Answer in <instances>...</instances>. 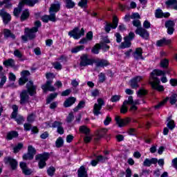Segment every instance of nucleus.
I'll return each mask as SVG.
<instances>
[{
  "mask_svg": "<svg viewBox=\"0 0 177 177\" xmlns=\"http://www.w3.org/2000/svg\"><path fill=\"white\" fill-rule=\"evenodd\" d=\"M156 75H165V72L161 70L155 69L150 74L149 77V84L151 86V88L159 92H162V91H164V86L160 85V80H158Z\"/></svg>",
  "mask_w": 177,
  "mask_h": 177,
  "instance_id": "obj_1",
  "label": "nucleus"
},
{
  "mask_svg": "<svg viewBox=\"0 0 177 177\" xmlns=\"http://www.w3.org/2000/svg\"><path fill=\"white\" fill-rule=\"evenodd\" d=\"M60 10V3L59 1H55L51 4L49 8L50 15H44L41 17V20L44 23H48V21H56V13Z\"/></svg>",
  "mask_w": 177,
  "mask_h": 177,
  "instance_id": "obj_2",
  "label": "nucleus"
},
{
  "mask_svg": "<svg viewBox=\"0 0 177 177\" xmlns=\"http://www.w3.org/2000/svg\"><path fill=\"white\" fill-rule=\"evenodd\" d=\"M26 88L28 89V91H23L20 95L21 104H26V103H27L28 102V99H29L28 93H29V95H30V96H32V95H34L35 93V89H37V88L35 87V86H34L32 82H31V81H29L26 84Z\"/></svg>",
  "mask_w": 177,
  "mask_h": 177,
  "instance_id": "obj_3",
  "label": "nucleus"
},
{
  "mask_svg": "<svg viewBox=\"0 0 177 177\" xmlns=\"http://www.w3.org/2000/svg\"><path fill=\"white\" fill-rule=\"evenodd\" d=\"M68 35L69 37L74 38V39H80L81 37L85 35V30L84 28H82L80 31L78 28H75L68 32Z\"/></svg>",
  "mask_w": 177,
  "mask_h": 177,
  "instance_id": "obj_4",
  "label": "nucleus"
},
{
  "mask_svg": "<svg viewBox=\"0 0 177 177\" xmlns=\"http://www.w3.org/2000/svg\"><path fill=\"white\" fill-rule=\"evenodd\" d=\"M97 104H95L93 106V113L94 115H100V114H102V112L100 111L102 110V106H104V100L102 98H98Z\"/></svg>",
  "mask_w": 177,
  "mask_h": 177,
  "instance_id": "obj_5",
  "label": "nucleus"
},
{
  "mask_svg": "<svg viewBox=\"0 0 177 177\" xmlns=\"http://www.w3.org/2000/svg\"><path fill=\"white\" fill-rule=\"evenodd\" d=\"M49 158V153H45L36 156V160H40L39 162V167L42 169L46 165V160Z\"/></svg>",
  "mask_w": 177,
  "mask_h": 177,
  "instance_id": "obj_6",
  "label": "nucleus"
},
{
  "mask_svg": "<svg viewBox=\"0 0 177 177\" xmlns=\"http://www.w3.org/2000/svg\"><path fill=\"white\" fill-rule=\"evenodd\" d=\"M143 80V76H136L129 81V85L133 89L139 88V82Z\"/></svg>",
  "mask_w": 177,
  "mask_h": 177,
  "instance_id": "obj_7",
  "label": "nucleus"
},
{
  "mask_svg": "<svg viewBox=\"0 0 177 177\" xmlns=\"http://www.w3.org/2000/svg\"><path fill=\"white\" fill-rule=\"evenodd\" d=\"M118 26V19L117 18V17H115L113 18L112 24L109 23L106 24L104 27V30L106 32H110V31H111V28H113V30H115Z\"/></svg>",
  "mask_w": 177,
  "mask_h": 177,
  "instance_id": "obj_8",
  "label": "nucleus"
},
{
  "mask_svg": "<svg viewBox=\"0 0 177 177\" xmlns=\"http://www.w3.org/2000/svg\"><path fill=\"white\" fill-rule=\"evenodd\" d=\"M37 32H38L37 28H32L30 29L28 28H25L26 35L29 39H34V38H35V33Z\"/></svg>",
  "mask_w": 177,
  "mask_h": 177,
  "instance_id": "obj_9",
  "label": "nucleus"
},
{
  "mask_svg": "<svg viewBox=\"0 0 177 177\" xmlns=\"http://www.w3.org/2000/svg\"><path fill=\"white\" fill-rule=\"evenodd\" d=\"M115 120L118 127L120 128L122 127H125V125H128L131 122V118H127L126 119H121L120 116H115Z\"/></svg>",
  "mask_w": 177,
  "mask_h": 177,
  "instance_id": "obj_10",
  "label": "nucleus"
},
{
  "mask_svg": "<svg viewBox=\"0 0 177 177\" xmlns=\"http://www.w3.org/2000/svg\"><path fill=\"white\" fill-rule=\"evenodd\" d=\"M165 26L166 28H167V34H169V35H172L174 31H175V29L174 28V27H175V21L171 20L167 21Z\"/></svg>",
  "mask_w": 177,
  "mask_h": 177,
  "instance_id": "obj_11",
  "label": "nucleus"
},
{
  "mask_svg": "<svg viewBox=\"0 0 177 177\" xmlns=\"http://www.w3.org/2000/svg\"><path fill=\"white\" fill-rule=\"evenodd\" d=\"M136 34H138L144 39H149V32L143 28H138L136 30Z\"/></svg>",
  "mask_w": 177,
  "mask_h": 177,
  "instance_id": "obj_12",
  "label": "nucleus"
},
{
  "mask_svg": "<svg viewBox=\"0 0 177 177\" xmlns=\"http://www.w3.org/2000/svg\"><path fill=\"white\" fill-rule=\"evenodd\" d=\"M21 77L19 80V85H24L25 83L28 81V75H30V72L28 71H24L21 73Z\"/></svg>",
  "mask_w": 177,
  "mask_h": 177,
  "instance_id": "obj_13",
  "label": "nucleus"
},
{
  "mask_svg": "<svg viewBox=\"0 0 177 177\" xmlns=\"http://www.w3.org/2000/svg\"><path fill=\"white\" fill-rule=\"evenodd\" d=\"M52 80H48L46 83L41 86V89H43L44 92H47V91H50V92H53L56 91L55 87L52 85Z\"/></svg>",
  "mask_w": 177,
  "mask_h": 177,
  "instance_id": "obj_14",
  "label": "nucleus"
},
{
  "mask_svg": "<svg viewBox=\"0 0 177 177\" xmlns=\"http://www.w3.org/2000/svg\"><path fill=\"white\" fill-rule=\"evenodd\" d=\"M4 162L6 164H8L12 169H16V168L17 167V161L10 157L5 158Z\"/></svg>",
  "mask_w": 177,
  "mask_h": 177,
  "instance_id": "obj_15",
  "label": "nucleus"
},
{
  "mask_svg": "<svg viewBox=\"0 0 177 177\" xmlns=\"http://www.w3.org/2000/svg\"><path fill=\"white\" fill-rule=\"evenodd\" d=\"M0 16L2 17L4 24H8L10 20H12V17L5 10H1L0 11Z\"/></svg>",
  "mask_w": 177,
  "mask_h": 177,
  "instance_id": "obj_16",
  "label": "nucleus"
},
{
  "mask_svg": "<svg viewBox=\"0 0 177 177\" xmlns=\"http://www.w3.org/2000/svg\"><path fill=\"white\" fill-rule=\"evenodd\" d=\"M93 62L91 61V59L88 58V56L83 55L82 57H81V67H86V66H91V64H93Z\"/></svg>",
  "mask_w": 177,
  "mask_h": 177,
  "instance_id": "obj_17",
  "label": "nucleus"
},
{
  "mask_svg": "<svg viewBox=\"0 0 177 177\" xmlns=\"http://www.w3.org/2000/svg\"><path fill=\"white\" fill-rule=\"evenodd\" d=\"M133 56L136 60L142 59H143V49L142 48H136L135 52L133 54Z\"/></svg>",
  "mask_w": 177,
  "mask_h": 177,
  "instance_id": "obj_18",
  "label": "nucleus"
},
{
  "mask_svg": "<svg viewBox=\"0 0 177 177\" xmlns=\"http://www.w3.org/2000/svg\"><path fill=\"white\" fill-rule=\"evenodd\" d=\"M155 16L157 19H161L162 17H169L171 15L169 12H162V10L158 9L155 12Z\"/></svg>",
  "mask_w": 177,
  "mask_h": 177,
  "instance_id": "obj_19",
  "label": "nucleus"
},
{
  "mask_svg": "<svg viewBox=\"0 0 177 177\" xmlns=\"http://www.w3.org/2000/svg\"><path fill=\"white\" fill-rule=\"evenodd\" d=\"M96 67H107L110 63L106 59H96L95 61Z\"/></svg>",
  "mask_w": 177,
  "mask_h": 177,
  "instance_id": "obj_20",
  "label": "nucleus"
},
{
  "mask_svg": "<svg viewBox=\"0 0 177 177\" xmlns=\"http://www.w3.org/2000/svg\"><path fill=\"white\" fill-rule=\"evenodd\" d=\"M21 169H22V172L25 174V175H31V172H32L31 171V169H28V167H27V164H26L24 162H20L19 164Z\"/></svg>",
  "mask_w": 177,
  "mask_h": 177,
  "instance_id": "obj_21",
  "label": "nucleus"
},
{
  "mask_svg": "<svg viewBox=\"0 0 177 177\" xmlns=\"http://www.w3.org/2000/svg\"><path fill=\"white\" fill-rule=\"evenodd\" d=\"M167 8L170 9H175L177 10V1L176 0H168L165 2Z\"/></svg>",
  "mask_w": 177,
  "mask_h": 177,
  "instance_id": "obj_22",
  "label": "nucleus"
},
{
  "mask_svg": "<svg viewBox=\"0 0 177 177\" xmlns=\"http://www.w3.org/2000/svg\"><path fill=\"white\" fill-rule=\"evenodd\" d=\"M151 164H157V158H146L143 162L144 167H150Z\"/></svg>",
  "mask_w": 177,
  "mask_h": 177,
  "instance_id": "obj_23",
  "label": "nucleus"
},
{
  "mask_svg": "<svg viewBox=\"0 0 177 177\" xmlns=\"http://www.w3.org/2000/svg\"><path fill=\"white\" fill-rule=\"evenodd\" d=\"M75 97H71L68 98L64 103V107H70V106H73L75 103Z\"/></svg>",
  "mask_w": 177,
  "mask_h": 177,
  "instance_id": "obj_24",
  "label": "nucleus"
},
{
  "mask_svg": "<svg viewBox=\"0 0 177 177\" xmlns=\"http://www.w3.org/2000/svg\"><path fill=\"white\" fill-rule=\"evenodd\" d=\"M37 2L38 0H21L22 5H27L28 6H34Z\"/></svg>",
  "mask_w": 177,
  "mask_h": 177,
  "instance_id": "obj_25",
  "label": "nucleus"
},
{
  "mask_svg": "<svg viewBox=\"0 0 177 177\" xmlns=\"http://www.w3.org/2000/svg\"><path fill=\"white\" fill-rule=\"evenodd\" d=\"M171 39H162L156 42L157 46H164V45H169Z\"/></svg>",
  "mask_w": 177,
  "mask_h": 177,
  "instance_id": "obj_26",
  "label": "nucleus"
},
{
  "mask_svg": "<svg viewBox=\"0 0 177 177\" xmlns=\"http://www.w3.org/2000/svg\"><path fill=\"white\" fill-rule=\"evenodd\" d=\"M79 177H88V174L85 169V167L82 166L77 171Z\"/></svg>",
  "mask_w": 177,
  "mask_h": 177,
  "instance_id": "obj_27",
  "label": "nucleus"
},
{
  "mask_svg": "<svg viewBox=\"0 0 177 177\" xmlns=\"http://www.w3.org/2000/svg\"><path fill=\"white\" fill-rule=\"evenodd\" d=\"M3 34L5 38H12V39H15V38H16L15 35H13V33H12V32H10L9 29H4Z\"/></svg>",
  "mask_w": 177,
  "mask_h": 177,
  "instance_id": "obj_28",
  "label": "nucleus"
},
{
  "mask_svg": "<svg viewBox=\"0 0 177 177\" xmlns=\"http://www.w3.org/2000/svg\"><path fill=\"white\" fill-rule=\"evenodd\" d=\"M107 129H101L97 134V140H99V139H102V138H103V136H104V135H106V133H107Z\"/></svg>",
  "mask_w": 177,
  "mask_h": 177,
  "instance_id": "obj_29",
  "label": "nucleus"
},
{
  "mask_svg": "<svg viewBox=\"0 0 177 177\" xmlns=\"http://www.w3.org/2000/svg\"><path fill=\"white\" fill-rule=\"evenodd\" d=\"M124 41L122 42L120 45V48L122 49H125V48H130L131 47V41H129L127 38H124Z\"/></svg>",
  "mask_w": 177,
  "mask_h": 177,
  "instance_id": "obj_30",
  "label": "nucleus"
},
{
  "mask_svg": "<svg viewBox=\"0 0 177 177\" xmlns=\"http://www.w3.org/2000/svg\"><path fill=\"white\" fill-rule=\"evenodd\" d=\"M167 127L171 131L175 128V122L171 118H167Z\"/></svg>",
  "mask_w": 177,
  "mask_h": 177,
  "instance_id": "obj_31",
  "label": "nucleus"
},
{
  "mask_svg": "<svg viewBox=\"0 0 177 177\" xmlns=\"http://www.w3.org/2000/svg\"><path fill=\"white\" fill-rule=\"evenodd\" d=\"M3 64H4L6 67H13V66H15V59H8L4 61Z\"/></svg>",
  "mask_w": 177,
  "mask_h": 177,
  "instance_id": "obj_32",
  "label": "nucleus"
},
{
  "mask_svg": "<svg viewBox=\"0 0 177 177\" xmlns=\"http://www.w3.org/2000/svg\"><path fill=\"white\" fill-rule=\"evenodd\" d=\"M79 131L82 133H84V135H89V132H91V130L86 126H81L79 128Z\"/></svg>",
  "mask_w": 177,
  "mask_h": 177,
  "instance_id": "obj_33",
  "label": "nucleus"
},
{
  "mask_svg": "<svg viewBox=\"0 0 177 177\" xmlns=\"http://www.w3.org/2000/svg\"><path fill=\"white\" fill-rule=\"evenodd\" d=\"M29 17H30V12L28 11V10H24L21 15V21H24V20H26V19H28Z\"/></svg>",
  "mask_w": 177,
  "mask_h": 177,
  "instance_id": "obj_34",
  "label": "nucleus"
},
{
  "mask_svg": "<svg viewBox=\"0 0 177 177\" xmlns=\"http://www.w3.org/2000/svg\"><path fill=\"white\" fill-rule=\"evenodd\" d=\"M63 145H64V140L63 138L62 137L58 138L55 141L56 147L60 148L62 146H63Z\"/></svg>",
  "mask_w": 177,
  "mask_h": 177,
  "instance_id": "obj_35",
  "label": "nucleus"
},
{
  "mask_svg": "<svg viewBox=\"0 0 177 177\" xmlns=\"http://www.w3.org/2000/svg\"><path fill=\"white\" fill-rule=\"evenodd\" d=\"M127 111H128V102L124 101L120 109V113H122V114H125Z\"/></svg>",
  "mask_w": 177,
  "mask_h": 177,
  "instance_id": "obj_36",
  "label": "nucleus"
},
{
  "mask_svg": "<svg viewBox=\"0 0 177 177\" xmlns=\"http://www.w3.org/2000/svg\"><path fill=\"white\" fill-rule=\"evenodd\" d=\"M145 95H147V91L145 90L144 88H140L137 91L138 97H143V96H145Z\"/></svg>",
  "mask_w": 177,
  "mask_h": 177,
  "instance_id": "obj_37",
  "label": "nucleus"
},
{
  "mask_svg": "<svg viewBox=\"0 0 177 177\" xmlns=\"http://www.w3.org/2000/svg\"><path fill=\"white\" fill-rule=\"evenodd\" d=\"M66 8L68 9H73L74 6H75V3L74 1H72V0H65Z\"/></svg>",
  "mask_w": 177,
  "mask_h": 177,
  "instance_id": "obj_38",
  "label": "nucleus"
},
{
  "mask_svg": "<svg viewBox=\"0 0 177 177\" xmlns=\"http://www.w3.org/2000/svg\"><path fill=\"white\" fill-rule=\"evenodd\" d=\"M18 135L19 134L17 131H11L8 133L7 138L8 139V140H12V138H17Z\"/></svg>",
  "mask_w": 177,
  "mask_h": 177,
  "instance_id": "obj_39",
  "label": "nucleus"
},
{
  "mask_svg": "<svg viewBox=\"0 0 177 177\" xmlns=\"http://www.w3.org/2000/svg\"><path fill=\"white\" fill-rule=\"evenodd\" d=\"M84 46H76L71 49L72 53H78L80 50H84Z\"/></svg>",
  "mask_w": 177,
  "mask_h": 177,
  "instance_id": "obj_40",
  "label": "nucleus"
},
{
  "mask_svg": "<svg viewBox=\"0 0 177 177\" xmlns=\"http://www.w3.org/2000/svg\"><path fill=\"white\" fill-rule=\"evenodd\" d=\"M169 64V61L168 59H165L160 61V67H162L163 68H167Z\"/></svg>",
  "mask_w": 177,
  "mask_h": 177,
  "instance_id": "obj_41",
  "label": "nucleus"
},
{
  "mask_svg": "<svg viewBox=\"0 0 177 177\" xmlns=\"http://www.w3.org/2000/svg\"><path fill=\"white\" fill-rule=\"evenodd\" d=\"M100 49H102L100 47V44H96L91 50V52H92V53H94L95 55H97V54H99Z\"/></svg>",
  "mask_w": 177,
  "mask_h": 177,
  "instance_id": "obj_42",
  "label": "nucleus"
},
{
  "mask_svg": "<svg viewBox=\"0 0 177 177\" xmlns=\"http://www.w3.org/2000/svg\"><path fill=\"white\" fill-rule=\"evenodd\" d=\"M177 95L176 93H173L170 97H169V101L171 104H175V103H176L177 102Z\"/></svg>",
  "mask_w": 177,
  "mask_h": 177,
  "instance_id": "obj_43",
  "label": "nucleus"
},
{
  "mask_svg": "<svg viewBox=\"0 0 177 177\" xmlns=\"http://www.w3.org/2000/svg\"><path fill=\"white\" fill-rule=\"evenodd\" d=\"M13 55L15 57H17V59H21L23 57V53H21V51H19L18 49H16Z\"/></svg>",
  "mask_w": 177,
  "mask_h": 177,
  "instance_id": "obj_44",
  "label": "nucleus"
},
{
  "mask_svg": "<svg viewBox=\"0 0 177 177\" xmlns=\"http://www.w3.org/2000/svg\"><path fill=\"white\" fill-rule=\"evenodd\" d=\"M55 97H57V93H51L47 98V103H50Z\"/></svg>",
  "mask_w": 177,
  "mask_h": 177,
  "instance_id": "obj_45",
  "label": "nucleus"
},
{
  "mask_svg": "<svg viewBox=\"0 0 177 177\" xmlns=\"http://www.w3.org/2000/svg\"><path fill=\"white\" fill-rule=\"evenodd\" d=\"M107 160H109V158H107V156H97V161L98 162H104L105 161H107Z\"/></svg>",
  "mask_w": 177,
  "mask_h": 177,
  "instance_id": "obj_46",
  "label": "nucleus"
},
{
  "mask_svg": "<svg viewBox=\"0 0 177 177\" xmlns=\"http://www.w3.org/2000/svg\"><path fill=\"white\" fill-rule=\"evenodd\" d=\"M78 6L80 8H86L88 6V0H80L78 3Z\"/></svg>",
  "mask_w": 177,
  "mask_h": 177,
  "instance_id": "obj_47",
  "label": "nucleus"
},
{
  "mask_svg": "<svg viewBox=\"0 0 177 177\" xmlns=\"http://www.w3.org/2000/svg\"><path fill=\"white\" fill-rule=\"evenodd\" d=\"M84 106H85V102L81 101L78 105L73 109L74 111H78V110L83 109Z\"/></svg>",
  "mask_w": 177,
  "mask_h": 177,
  "instance_id": "obj_48",
  "label": "nucleus"
},
{
  "mask_svg": "<svg viewBox=\"0 0 177 177\" xmlns=\"http://www.w3.org/2000/svg\"><path fill=\"white\" fill-rule=\"evenodd\" d=\"M23 158L24 160H32L34 158V154L28 152V153L23 156Z\"/></svg>",
  "mask_w": 177,
  "mask_h": 177,
  "instance_id": "obj_49",
  "label": "nucleus"
},
{
  "mask_svg": "<svg viewBox=\"0 0 177 177\" xmlns=\"http://www.w3.org/2000/svg\"><path fill=\"white\" fill-rule=\"evenodd\" d=\"M55 171H56V169H55V167H50L47 170L48 175H49V176H53Z\"/></svg>",
  "mask_w": 177,
  "mask_h": 177,
  "instance_id": "obj_50",
  "label": "nucleus"
},
{
  "mask_svg": "<svg viewBox=\"0 0 177 177\" xmlns=\"http://www.w3.org/2000/svg\"><path fill=\"white\" fill-rule=\"evenodd\" d=\"M62 125H63V123L62 122H59V121H55L53 124H52V128H60V127H62Z\"/></svg>",
  "mask_w": 177,
  "mask_h": 177,
  "instance_id": "obj_51",
  "label": "nucleus"
},
{
  "mask_svg": "<svg viewBox=\"0 0 177 177\" xmlns=\"http://www.w3.org/2000/svg\"><path fill=\"white\" fill-rule=\"evenodd\" d=\"M120 99H121V96L115 95L111 97V102H112V103H115L119 102Z\"/></svg>",
  "mask_w": 177,
  "mask_h": 177,
  "instance_id": "obj_52",
  "label": "nucleus"
},
{
  "mask_svg": "<svg viewBox=\"0 0 177 177\" xmlns=\"http://www.w3.org/2000/svg\"><path fill=\"white\" fill-rule=\"evenodd\" d=\"M23 149V143H19L16 147H14V153H18Z\"/></svg>",
  "mask_w": 177,
  "mask_h": 177,
  "instance_id": "obj_53",
  "label": "nucleus"
},
{
  "mask_svg": "<svg viewBox=\"0 0 177 177\" xmlns=\"http://www.w3.org/2000/svg\"><path fill=\"white\" fill-rule=\"evenodd\" d=\"M20 13H21V8L19 7V8H15L14 16H15L16 17H19V16H20Z\"/></svg>",
  "mask_w": 177,
  "mask_h": 177,
  "instance_id": "obj_54",
  "label": "nucleus"
},
{
  "mask_svg": "<svg viewBox=\"0 0 177 177\" xmlns=\"http://www.w3.org/2000/svg\"><path fill=\"white\" fill-rule=\"evenodd\" d=\"M168 100H169V97H166L165 100H163V101H162L160 103H159L158 105H156L155 106V109H160V107H162V106L163 104H165V103H167V102H168Z\"/></svg>",
  "mask_w": 177,
  "mask_h": 177,
  "instance_id": "obj_55",
  "label": "nucleus"
},
{
  "mask_svg": "<svg viewBox=\"0 0 177 177\" xmlns=\"http://www.w3.org/2000/svg\"><path fill=\"white\" fill-rule=\"evenodd\" d=\"M37 151H35V148H34L32 146L29 145L28 147V153L30 154H33V156H35V153Z\"/></svg>",
  "mask_w": 177,
  "mask_h": 177,
  "instance_id": "obj_56",
  "label": "nucleus"
},
{
  "mask_svg": "<svg viewBox=\"0 0 177 177\" xmlns=\"http://www.w3.org/2000/svg\"><path fill=\"white\" fill-rule=\"evenodd\" d=\"M53 66L55 70H62V64L59 62H55L53 64Z\"/></svg>",
  "mask_w": 177,
  "mask_h": 177,
  "instance_id": "obj_57",
  "label": "nucleus"
},
{
  "mask_svg": "<svg viewBox=\"0 0 177 177\" xmlns=\"http://www.w3.org/2000/svg\"><path fill=\"white\" fill-rule=\"evenodd\" d=\"M73 120H74V115L73 114V113H70L66 118V122H72Z\"/></svg>",
  "mask_w": 177,
  "mask_h": 177,
  "instance_id": "obj_58",
  "label": "nucleus"
},
{
  "mask_svg": "<svg viewBox=\"0 0 177 177\" xmlns=\"http://www.w3.org/2000/svg\"><path fill=\"white\" fill-rule=\"evenodd\" d=\"M6 82V76L1 75V79L0 82V88H2L3 85H5Z\"/></svg>",
  "mask_w": 177,
  "mask_h": 177,
  "instance_id": "obj_59",
  "label": "nucleus"
},
{
  "mask_svg": "<svg viewBox=\"0 0 177 177\" xmlns=\"http://www.w3.org/2000/svg\"><path fill=\"white\" fill-rule=\"evenodd\" d=\"M98 77L99 82L103 83L104 81H106V75L104 73H100Z\"/></svg>",
  "mask_w": 177,
  "mask_h": 177,
  "instance_id": "obj_60",
  "label": "nucleus"
},
{
  "mask_svg": "<svg viewBox=\"0 0 177 177\" xmlns=\"http://www.w3.org/2000/svg\"><path fill=\"white\" fill-rule=\"evenodd\" d=\"M86 38L88 41H92L93 39V33L91 31L88 32L86 35Z\"/></svg>",
  "mask_w": 177,
  "mask_h": 177,
  "instance_id": "obj_61",
  "label": "nucleus"
},
{
  "mask_svg": "<svg viewBox=\"0 0 177 177\" xmlns=\"http://www.w3.org/2000/svg\"><path fill=\"white\" fill-rule=\"evenodd\" d=\"M111 122V118H110V115H107L106 119L104 120V125H109Z\"/></svg>",
  "mask_w": 177,
  "mask_h": 177,
  "instance_id": "obj_62",
  "label": "nucleus"
},
{
  "mask_svg": "<svg viewBox=\"0 0 177 177\" xmlns=\"http://www.w3.org/2000/svg\"><path fill=\"white\" fill-rule=\"evenodd\" d=\"M124 38H127L129 41H132V39H133V38H135V33L130 32L129 34V36L125 37Z\"/></svg>",
  "mask_w": 177,
  "mask_h": 177,
  "instance_id": "obj_63",
  "label": "nucleus"
},
{
  "mask_svg": "<svg viewBox=\"0 0 177 177\" xmlns=\"http://www.w3.org/2000/svg\"><path fill=\"white\" fill-rule=\"evenodd\" d=\"M15 121H17V124H23L24 122V118L23 116H18L15 119Z\"/></svg>",
  "mask_w": 177,
  "mask_h": 177,
  "instance_id": "obj_64",
  "label": "nucleus"
}]
</instances>
